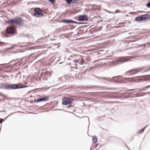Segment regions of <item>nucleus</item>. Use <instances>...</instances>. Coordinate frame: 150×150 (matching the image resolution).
I'll list each match as a JSON object with an SVG mask.
<instances>
[{
	"instance_id": "c85d7f7f",
	"label": "nucleus",
	"mask_w": 150,
	"mask_h": 150,
	"mask_svg": "<svg viewBox=\"0 0 150 150\" xmlns=\"http://www.w3.org/2000/svg\"><path fill=\"white\" fill-rule=\"evenodd\" d=\"M4 120L3 119L0 118V124H1L3 121Z\"/></svg>"
},
{
	"instance_id": "c9c22d12",
	"label": "nucleus",
	"mask_w": 150,
	"mask_h": 150,
	"mask_svg": "<svg viewBox=\"0 0 150 150\" xmlns=\"http://www.w3.org/2000/svg\"><path fill=\"white\" fill-rule=\"evenodd\" d=\"M88 70V69H87L85 71H86L87 70Z\"/></svg>"
},
{
	"instance_id": "7c9ffc66",
	"label": "nucleus",
	"mask_w": 150,
	"mask_h": 150,
	"mask_svg": "<svg viewBox=\"0 0 150 150\" xmlns=\"http://www.w3.org/2000/svg\"><path fill=\"white\" fill-rule=\"evenodd\" d=\"M105 11H107L109 13H112V12H111L109 11H107L106 10H105Z\"/></svg>"
},
{
	"instance_id": "4be33fe9",
	"label": "nucleus",
	"mask_w": 150,
	"mask_h": 150,
	"mask_svg": "<svg viewBox=\"0 0 150 150\" xmlns=\"http://www.w3.org/2000/svg\"><path fill=\"white\" fill-rule=\"evenodd\" d=\"M144 129H142L141 130H139V132L140 133H141V132H143L144 131Z\"/></svg>"
},
{
	"instance_id": "6ab92c4d",
	"label": "nucleus",
	"mask_w": 150,
	"mask_h": 150,
	"mask_svg": "<svg viewBox=\"0 0 150 150\" xmlns=\"http://www.w3.org/2000/svg\"><path fill=\"white\" fill-rule=\"evenodd\" d=\"M146 6L148 8H150V1L146 4Z\"/></svg>"
},
{
	"instance_id": "39448f33",
	"label": "nucleus",
	"mask_w": 150,
	"mask_h": 150,
	"mask_svg": "<svg viewBox=\"0 0 150 150\" xmlns=\"http://www.w3.org/2000/svg\"><path fill=\"white\" fill-rule=\"evenodd\" d=\"M139 79H135L134 81L135 82H139L141 81H150V75L139 76Z\"/></svg>"
},
{
	"instance_id": "4468645a",
	"label": "nucleus",
	"mask_w": 150,
	"mask_h": 150,
	"mask_svg": "<svg viewBox=\"0 0 150 150\" xmlns=\"http://www.w3.org/2000/svg\"><path fill=\"white\" fill-rule=\"evenodd\" d=\"M124 62H125V61L117 60L113 62V64L114 65H116L117 64L123 63Z\"/></svg>"
},
{
	"instance_id": "2f4dec72",
	"label": "nucleus",
	"mask_w": 150,
	"mask_h": 150,
	"mask_svg": "<svg viewBox=\"0 0 150 150\" xmlns=\"http://www.w3.org/2000/svg\"><path fill=\"white\" fill-rule=\"evenodd\" d=\"M150 87V85L146 87V88H149V87Z\"/></svg>"
},
{
	"instance_id": "f704fd0d",
	"label": "nucleus",
	"mask_w": 150,
	"mask_h": 150,
	"mask_svg": "<svg viewBox=\"0 0 150 150\" xmlns=\"http://www.w3.org/2000/svg\"><path fill=\"white\" fill-rule=\"evenodd\" d=\"M70 106H71V105H69V106H68V107L69 108H70Z\"/></svg>"
},
{
	"instance_id": "aec40b11",
	"label": "nucleus",
	"mask_w": 150,
	"mask_h": 150,
	"mask_svg": "<svg viewBox=\"0 0 150 150\" xmlns=\"http://www.w3.org/2000/svg\"><path fill=\"white\" fill-rule=\"evenodd\" d=\"M79 59H75L74 60H73V62H75V63H77L79 62Z\"/></svg>"
},
{
	"instance_id": "9d476101",
	"label": "nucleus",
	"mask_w": 150,
	"mask_h": 150,
	"mask_svg": "<svg viewBox=\"0 0 150 150\" xmlns=\"http://www.w3.org/2000/svg\"><path fill=\"white\" fill-rule=\"evenodd\" d=\"M88 18L87 16L86 15H80L79 16V20L80 21H87Z\"/></svg>"
},
{
	"instance_id": "a878e982",
	"label": "nucleus",
	"mask_w": 150,
	"mask_h": 150,
	"mask_svg": "<svg viewBox=\"0 0 150 150\" xmlns=\"http://www.w3.org/2000/svg\"><path fill=\"white\" fill-rule=\"evenodd\" d=\"M133 70H130V71H127V72H126L125 73V74H128V73H129V72H132V71H133Z\"/></svg>"
},
{
	"instance_id": "dca6fc26",
	"label": "nucleus",
	"mask_w": 150,
	"mask_h": 150,
	"mask_svg": "<svg viewBox=\"0 0 150 150\" xmlns=\"http://www.w3.org/2000/svg\"><path fill=\"white\" fill-rule=\"evenodd\" d=\"M143 46V47H144L145 48L146 47H150V42L149 43L147 42L146 44H144L142 45Z\"/></svg>"
},
{
	"instance_id": "e433bc0d",
	"label": "nucleus",
	"mask_w": 150,
	"mask_h": 150,
	"mask_svg": "<svg viewBox=\"0 0 150 150\" xmlns=\"http://www.w3.org/2000/svg\"><path fill=\"white\" fill-rule=\"evenodd\" d=\"M88 70V69H87L85 71H86L87 70Z\"/></svg>"
},
{
	"instance_id": "20e7f679",
	"label": "nucleus",
	"mask_w": 150,
	"mask_h": 150,
	"mask_svg": "<svg viewBox=\"0 0 150 150\" xmlns=\"http://www.w3.org/2000/svg\"><path fill=\"white\" fill-rule=\"evenodd\" d=\"M34 13L33 16L37 17H40L43 16V14L42 13V10L39 8H35L34 10Z\"/></svg>"
},
{
	"instance_id": "a19ab883",
	"label": "nucleus",
	"mask_w": 150,
	"mask_h": 150,
	"mask_svg": "<svg viewBox=\"0 0 150 150\" xmlns=\"http://www.w3.org/2000/svg\"><path fill=\"white\" fill-rule=\"evenodd\" d=\"M32 96H30V97H31Z\"/></svg>"
},
{
	"instance_id": "a211bd4d",
	"label": "nucleus",
	"mask_w": 150,
	"mask_h": 150,
	"mask_svg": "<svg viewBox=\"0 0 150 150\" xmlns=\"http://www.w3.org/2000/svg\"><path fill=\"white\" fill-rule=\"evenodd\" d=\"M135 20L137 21H141L140 16L136 17Z\"/></svg>"
},
{
	"instance_id": "cd10ccee",
	"label": "nucleus",
	"mask_w": 150,
	"mask_h": 150,
	"mask_svg": "<svg viewBox=\"0 0 150 150\" xmlns=\"http://www.w3.org/2000/svg\"><path fill=\"white\" fill-rule=\"evenodd\" d=\"M120 12L118 10H116L115 11V13H120Z\"/></svg>"
},
{
	"instance_id": "ddd939ff",
	"label": "nucleus",
	"mask_w": 150,
	"mask_h": 150,
	"mask_svg": "<svg viewBox=\"0 0 150 150\" xmlns=\"http://www.w3.org/2000/svg\"><path fill=\"white\" fill-rule=\"evenodd\" d=\"M67 4H75L76 2L75 0H65Z\"/></svg>"
},
{
	"instance_id": "c756f323",
	"label": "nucleus",
	"mask_w": 150,
	"mask_h": 150,
	"mask_svg": "<svg viewBox=\"0 0 150 150\" xmlns=\"http://www.w3.org/2000/svg\"><path fill=\"white\" fill-rule=\"evenodd\" d=\"M4 42H0V45H3V44L4 43Z\"/></svg>"
},
{
	"instance_id": "ea45409f",
	"label": "nucleus",
	"mask_w": 150,
	"mask_h": 150,
	"mask_svg": "<svg viewBox=\"0 0 150 150\" xmlns=\"http://www.w3.org/2000/svg\"><path fill=\"white\" fill-rule=\"evenodd\" d=\"M1 95V93H0V95Z\"/></svg>"
},
{
	"instance_id": "f257e3e1",
	"label": "nucleus",
	"mask_w": 150,
	"mask_h": 150,
	"mask_svg": "<svg viewBox=\"0 0 150 150\" xmlns=\"http://www.w3.org/2000/svg\"><path fill=\"white\" fill-rule=\"evenodd\" d=\"M2 85L7 90H13L28 87V86L23 85L21 83L17 84H12L7 83H4Z\"/></svg>"
},
{
	"instance_id": "72a5a7b5",
	"label": "nucleus",
	"mask_w": 150,
	"mask_h": 150,
	"mask_svg": "<svg viewBox=\"0 0 150 150\" xmlns=\"http://www.w3.org/2000/svg\"><path fill=\"white\" fill-rule=\"evenodd\" d=\"M37 101V100H34V102H37V101Z\"/></svg>"
},
{
	"instance_id": "f3484780",
	"label": "nucleus",
	"mask_w": 150,
	"mask_h": 150,
	"mask_svg": "<svg viewBox=\"0 0 150 150\" xmlns=\"http://www.w3.org/2000/svg\"><path fill=\"white\" fill-rule=\"evenodd\" d=\"M142 71V69H136V70H135L132 73V74L134 75L136 74H137L139 72L141 71Z\"/></svg>"
},
{
	"instance_id": "423d86ee",
	"label": "nucleus",
	"mask_w": 150,
	"mask_h": 150,
	"mask_svg": "<svg viewBox=\"0 0 150 150\" xmlns=\"http://www.w3.org/2000/svg\"><path fill=\"white\" fill-rule=\"evenodd\" d=\"M73 100L70 97H64L62 100V104L63 105H67L72 103Z\"/></svg>"
},
{
	"instance_id": "f03ea898",
	"label": "nucleus",
	"mask_w": 150,
	"mask_h": 150,
	"mask_svg": "<svg viewBox=\"0 0 150 150\" xmlns=\"http://www.w3.org/2000/svg\"><path fill=\"white\" fill-rule=\"evenodd\" d=\"M22 21V19L20 17L14 18L12 19H10L8 21V23L9 24H15L19 25L20 24Z\"/></svg>"
},
{
	"instance_id": "58836bf2",
	"label": "nucleus",
	"mask_w": 150,
	"mask_h": 150,
	"mask_svg": "<svg viewBox=\"0 0 150 150\" xmlns=\"http://www.w3.org/2000/svg\"><path fill=\"white\" fill-rule=\"evenodd\" d=\"M86 71H85V72H84V73H86Z\"/></svg>"
},
{
	"instance_id": "b1692460",
	"label": "nucleus",
	"mask_w": 150,
	"mask_h": 150,
	"mask_svg": "<svg viewBox=\"0 0 150 150\" xmlns=\"http://www.w3.org/2000/svg\"><path fill=\"white\" fill-rule=\"evenodd\" d=\"M16 47V45L15 44H13L12 46L11 47V49H13V48L14 47Z\"/></svg>"
},
{
	"instance_id": "f8f14e48",
	"label": "nucleus",
	"mask_w": 150,
	"mask_h": 150,
	"mask_svg": "<svg viewBox=\"0 0 150 150\" xmlns=\"http://www.w3.org/2000/svg\"><path fill=\"white\" fill-rule=\"evenodd\" d=\"M6 32L7 34H12L15 33L14 30L12 28H10L6 30Z\"/></svg>"
},
{
	"instance_id": "2eb2a0df",
	"label": "nucleus",
	"mask_w": 150,
	"mask_h": 150,
	"mask_svg": "<svg viewBox=\"0 0 150 150\" xmlns=\"http://www.w3.org/2000/svg\"><path fill=\"white\" fill-rule=\"evenodd\" d=\"M93 141L94 144H96L97 142L98 139L96 136L93 137Z\"/></svg>"
},
{
	"instance_id": "5701e85b",
	"label": "nucleus",
	"mask_w": 150,
	"mask_h": 150,
	"mask_svg": "<svg viewBox=\"0 0 150 150\" xmlns=\"http://www.w3.org/2000/svg\"><path fill=\"white\" fill-rule=\"evenodd\" d=\"M35 47H30L29 48V49L28 50H33V49H35Z\"/></svg>"
},
{
	"instance_id": "4c0bfd02",
	"label": "nucleus",
	"mask_w": 150,
	"mask_h": 150,
	"mask_svg": "<svg viewBox=\"0 0 150 150\" xmlns=\"http://www.w3.org/2000/svg\"><path fill=\"white\" fill-rule=\"evenodd\" d=\"M139 12L141 13V12H144L143 11H141V12Z\"/></svg>"
},
{
	"instance_id": "7ed1b4c3",
	"label": "nucleus",
	"mask_w": 150,
	"mask_h": 150,
	"mask_svg": "<svg viewBox=\"0 0 150 150\" xmlns=\"http://www.w3.org/2000/svg\"><path fill=\"white\" fill-rule=\"evenodd\" d=\"M120 76H118L115 77H113V79H111L109 78H106L105 77H98L97 76L96 78L98 79H102L103 80H106L107 81H113L114 82H118L119 83H121V81H119L118 80V77H119Z\"/></svg>"
},
{
	"instance_id": "473e14b6",
	"label": "nucleus",
	"mask_w": 150,
	"mask_h": 150,
	"mask_svg": "<svg viewBox=\"0 0 150 150\" xmlns=\"http://www.w3.org/2000/svg\"><path fill=\"white\" fill-rule=\"evenodd\" d=\"M92 68H93V67H91L90 68V71L92 69Z\"/></svg>"
},
{
	"instance_id": "6e6552de",
	"label": "nucleus",
	"mask_w": 150,
	"mask_h": 150,
	"mask_svg": "<svg viewBox=\"0 0 150 150\" xmlns=\"http://www.w3.org/2000/svg\"><path fill=\"white\" fill-rule=\"evenodd\" d=\"M141 21H145L150 18V15L147 14L140 16Z\"/></svg>"
},
{
	"instance_id": "79ce46f5",
	"label": "nucleus",
	"mask_w": 150,
	"mask_h": 150,
	"mask_svg": "<svg viewBox=\"0 0 150 150\" xmlns=\"http://www.w3.org/2000/svg\"><path fill=\"white\" fill-rule=\"evenodd\" d=\"M149 93H150V92H149Z\"/></svg>"
},
{
	"instance_id": "393cba45",
	"label": "nucleus",
	"mask_w": 150,
	"mask_h": 150,
	"mask_svg": "<svg viewBox=\"0 0 150 150\" xmlns=\"http://www.w3.org/2000/svg\"><path fill=\"white\" fill-rule=\"evenodd\" d=\"M49 1L52 4L54 3L55 0H49Z\"/></svg>"
},
{
	"instance_id": "1a4fd4ad",
	"label": "nucleus",
	"mask_w": 150,
	"mask_h": 150,
	"mask_svg": "<svg viewBox=\"0 0 150 150\" xmlns=\"http://www.w3.org/2000/svg\"><path fill=\"white\" fill-rule=\"evenodd\" d=\"M61 22L67 24L71 23H79L74 21L71 20L64 19L61 21Z\"/></svg>"
},
{
	"instance_id": "bb28decb",
	"label": "nucleus",
	"mask_w": 150,
	"mask_h": 150,
	"mask_svg": "<svg viewBox=\"0 0 150 150\" xmlns=\"http://www.w3.org/2000/svg\"><path fill=\"white\" fill-rule=\"evenodd\" d=\"M118 59H122V60H125V59L123 58L122 57H119L118 58Z\"/></svg>"
},
{
	"instance_id": "412c9836",
	"label": "nucleus",
	"mask_w": 150,
	"mask_h": 150,
	"mask_svg": "<svg viewBox=\"0 0 150 150\" xmlns=\"http://www.w3.org/2000/svg\"><path fill=\"white\" fill-rule=\"evenodd\" d=\"M5 64H0V68H2L4 67V66Z\"/></svg>"
},
{
	"instance_id": "9b49d317",
	"label": "nucleus",
	"mask_w": 150,
	"mask_h": 150,
	"mask_svg": "<svg viewBox=\"0 0 150 150\" xmlns=\"http://www.w3.org/2000/svg\"><path fill=\"white\" fill-rule=\"evenodd\" d=\"M49 100V98L47 96L44 97L42 98H40L37 100V102L38 103L41 101H47Z\"/></svg>"
},
{
	"instance_id": "0eeeda50",
	"label": "nucleus",
	"mask_w": 150,
	"mask_h": 150,
	"mask_svg": "<svg viewBox=\"0 0 150 150\" xmlns=\"http://www.w3.org/2000/svg\"><path fill=\"white\" fill-rule=\"evenodd\" d=\"M138 78H140L139 76H137L135 77H134L131 78H125L121 77V79L122 81L121 83L123 82L124 83H129V82H133V81H134V80L135 79H134V78L137 79Z\"/></svg>"
}]
</instances>
